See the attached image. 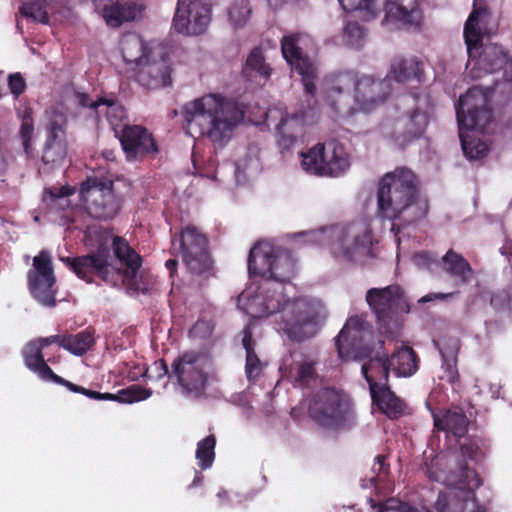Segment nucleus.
Segmentation results:
<instances>
[{
  "label": "nucleus",
  "instance_id": "obj_28",
  "mask_svg": "<svg viewBox=\"0 0 512 512\" xmlns=\"http://www.w3.org/2000/svg\"><path fill=\"white\" fill-rule=\"evenodd\" d=\"M67 153V139L46 137L38 173L40 175H49L55 170L62 168L65 164Z\"/></svg>",
  "mask_w": 512,
  "mask_h": 512
},
{
  "label": "nucleus",
  "instance_id": "obj_57",
  "mask_svg": "<svg viewBox=\"0 0 512 512\" xmlns=\"http://www.w3.org/2000/svg\"><path fill=\"white\" fill-rule=\"evenodd\" d=\"M39 344H41V347L44 349L45 347L51 345V344H57L58 346L64 348L65 345V334L64 335H51L49 337L44 338H38L35 340Z\"/></svg>",
  "mask_w": 512,
  "mask_h": 512
},
{
  "label": "nucleus",
  "instance_id": "obj_47",
  "mask_svg": "<svg viewBox=\"0 0 512 512\" xmlns=\"http://www.w3.org/2000/svg\"><path fill=\"white\" fill-rule=\"evenodd\" d=\"M215 446L216 437L208 435L197 443L195 457L198 460V465L202 470L212 467L215 460Z\"/></svg>",
  "mask_w": 512,
  "mask_h": 512
},
{
  "label": "nucleus",
  "instance_id": "obj_22",
  "mask_svg": "<svg viewBox=\"0 0 512 512\" xmlns=\"http://www.w3.org/2000/svg\"><path fill=\"white\" fill-rule=\"evenodd\" d=\"M429 123L426 112L414 109L399 117L394 122L391 138L400 149H405L415 140L420 139Z\"/></svg>",
  "mask_w": 512,
  "mask_h": 512
},
{
  "label": "nucleus",
  "instance_id": "obj_32",
  "mask_svg": "<svg viewBox=\"0 0 512 512\" xmlns=\"http://www.w3.org/2000/svg\"><path fill=\"white\" fill-rule=\"evenodd\" d=\"M363 360H367L362 364L361 372L369 385V391L372 389L376 390L384 386V384H389V376H390V364L388 361V356H372L364 358Z\"/></svg>",
  "mask_w": 512,
  "mask_h": 512
},
{
  "label": "nucleus",
  "instance_id": "obj_21",
  "mask_svg": "<svg viewBox=\"0 0 512 512\" xmlns=\"http://www.w3.org/2000/svg\"><path fill=\"white\" fill-rule=\"evenodd\" d=\"M298 40V35L283 37L281 41L282 54L286 61L301 75L305 93L314 97L316 92V69L309 59L303 55L302 49L298 46Z\"/></svg>",
  "mask_w": 512,
  "mask_h": 512
},
{
  "label": "nucleus",
  "instance_id": "obj_14",
  "mask_svg": "<svg viewBox=\"0 0 512 512\" xmlns=\"http://www.w3.org/2000/svg\"><path fill=\"white\" fill-rule=\"evenodd\" d=\"M27 283L31 295L42 305H56V277L51 255L41 250L33 258L32 269L27 272Z\"/></svg>",
  "mask_w": 512,
  "mask_h": 512
},
{
  "label": "nucleus",
  "instance_id": "obj_15",
  "mask_svg": "<svg viewBox=\"0 0 512 512\" xmlns=\"http://www.w3.org/2000/svg\"><path fill=\"white\" fill-rule=\"evenodd\" d=\"M60 260L79 279L88 284L95 283V278L116 286L121 279V270L108 263L105 256L99 253H89L75 257H61Z\"/></svg>",
  "mask_w": 512,
  "mask_h": 512
},
{
  "label": "nucleus",
  "instance_id": "obj_56",
  "mask_svg": "<svg viewBox=\"0 0 512 512\" xmlns=\"http://www.w3.org/2000/svg\"><path fill=\"white\" fill-rule=\"evenodd\" d=\"M372 472L375 474L376 478H385L389 473V464L386 463L385 455H377L375 457V462L372 467Z\"/></svg>",
  "mask_w": 512,
  "mask_h": 512
},
{
  "label": "nucleus",
  "instance_id": "obj_3",
  "mask_svg": "<svg viewBox=\"0 0 512 512\" xmlns=\"http://www.w3.org/2000/svg\"><path fill=\"white\" fill-rule=\"evenodd\" d=\"M182 115L188 134H198L214 144L223 145L243 120L244 111L234 100L219 94H206L185 103Z\"/></svg>",
  "mask_w": 512,
  "mask_h": 512
},
{
  "label": "nucleus",
  "instance_id": "obj_61",
  "mask_svg": "<svg viewBox=\"0 0 512 512\" xmlns=\"http://www.w3.org/2000/svg\"><path fill=\"white\" fill-rule=\"evenodd\" d=\"M500 253L509 261H512V239H506L505 243L500 248Z\"/></svg>",
  "mask_w": 512,
  "mask_h": 512
},
{
  "label": "nucleus",
  "instance_id": "obj_17",
  "mask_svg": "<svg viewBox=\"0 0 512 512\" xmlns=\"http://www.w3.org/2000/svg\"><path fill=\"white\" fill-rule=\"evenodd\" d=\"M211 21V5L202 0H178L172 27L180 34L201 35Z\"/></svg>",
  "mask_w": 512,
  "mask_h": 512
},
{
  "label": "nucleus",
  "instance_id": "obj_6",
  "mask_svg": "<svg viewBox=\"0 0 512 512\" xmlns=\"http://www.w3.org/2000/svg\"><path fill=\"white\" fill-rule=\"evenodd\" d=\"M308 415L318 426L332 431L349 429L355 422L354 412L346 395L332 387L321 388L312 396Z\"/></svg>",
  "mask_w": 512,
  "mask_h": 512
},
{
  "label": "nucleus",
  "instance_id": "obj_64",
  "mask_svg": "<svg viewBox=\"0 0 512 512\" xmlns=\"http://www.w3.org/2000/svg\"><path fill=\"white\" fill-rule=\"evenodd\" d=\"M268 4L273 9H278L284 5L287 0H267Z\"/></svg>",
  "mask_w": 512,
  "mask_h": 512
},
{
  "label": "nucleus",
  "instance_id": "obj_16",
  "mask_svg": "<svg viewBox=\"0 0 512 512\" xmlns=\"http://www.w3.org/2000/svg\"><path fill=\"white\" fill-rule=\"evenodd\" d=\"M360 76L354 71L330 74L325 80V102L338 115L352 114L353 94Z\"/></svg>",
  "mask_w": 512,
  "mask_h": 512
},
{
  "label": "nucleus",
  "instance_id": "obj_26",
  "mask_svg": "<svg viewBox=\"0 0 512 512\" xmlns=\"http://www.w3.org/2000/svg\"><path fill=\"white\" fill-rule=\"evenodd\" d=\"M432 416L435 428L451 433L455 438H462L468 431L469 419L463 409L458 406L441 409L438 412L433 411Z\"/></svg>",
  "mask_w": 512,
  "mask_h": 512
},
{
  "label": "nucleus",
  "instance_id": "obj_45",
  "mask_svg": "<svg viewBox=\"0 0 512 512\" xmlns=\"http://www.w3.org/2000/svg\"><path fill=\"white\" fill-rule=\"evenodd\" d=\"M315 365L316 361L312 359H304L300 362H296L291 368V377L293 378L294 386L305 388L316 383L318 373Z\"/></svg>",
  "mask_w": 512,
  "mask_h": 512
},
{
  "label": "nucleus",
  "instance_id": "obj_50",
  "mask_svg": "<svg viewBox=\"0 0 512 512\" xmlns=\"http://www.w3.org/2000/svg\"><path fill=\"white\" fill-rule=\"evenodd\" d=\"M343 38L348 46L353 48H359L360 46H362V41L364 38V29L356 21L348 22L344 28Z\"/></svg>",
  "mask_w": 512,
  "mask_h": 512
},
{
  "label": "nucleus",
  "instance_id": "obj_29",
  "mask_svg": "<svg viewBox=\"0 0 512 512\" xmlns=\"http://www.w3.org/2000/svg\"><path fill=\"white\" fill-rule=\"evenodd\" d=\"M390 73L398 83H423L425 76V63L416 56L395 57L390 66Z\"/></svg>",
  "mask_w": 512,
  "mask_h": 512
},
{
  "label": "nucleus",
  "instance_id": "obj_49",
  "mask_svg": "<svg viewBox=\"0 0 512 512\" xmlns=\"http://www.w3.org/2000/svg\"><path fill=\"white\" fill-rule=\"evenodd\" d=\"M21 14L34 22L48 24L49 16L46 0H33L25 2L20 7Z\"/></svg>",
  "mask_w": 512,
  "mask_h": 512
},
{
  "label": "nucleus",
  "instance_id": "obj_43",
  "mask_svg": "<svg viewBox=\"0 0 512 512\" xmlns=\"http://www.w3.org/2000/svg\"><path fill=\"white\" fill-rule=\"evenodd\" d=\"M46 116V137L67 139L66 130L68 118L58 106L53 105L45 111Z\"/></svg>",
  "mask_w": 512,
  "mask_h": 512
},
{
  "label": "nucleus",
  "instance_id": "obj_37",
  "mask_svg": "<svg viewBox=\"0 0 512 512\" xmlns=\"http://www.w3.org/2000/svg\"><path fill=\"white\" fill-rule=\"evenodd\" d=\"M122 57L126 64L140 66L154 50L148 49L144 40L137 34H127L120 41Z\"/></svg>",
  "mask_w": 512,
  "mask_h": 512
},
{
  "label": "nucleus",
  "instance_id": "obj_11",
  "mask_svg": "<svg viewBox=\"0 0 512 512\" xmlns=\"http://www.w3.org/2000/svg\"><path fill=\"white\" fill-rule=\"evenodd\" d=\"M179 242L182 260L193 274L209 277L213 275V262L208 248L207 237L195 226L187 225L179 235L172 236V244Z\"/></svg>",
  "mask_w": 512,
  "mask_h": 512
},
{
  "label": "nucleus",
  "instance_id": "obj_4",
  "mask_svg": "<svg viewBox=\"0 0 512 512\" xmlns=\"http://www.w3.org/2000/svg\"><path fill=\"white\" fill-rule=\"evenodd\" d=\"M459 138L464 155L469 160H480L489 152L488 144L474 136L484 132L493 120L488 95L478 86L471 87L455 104Z\"/></svg>",
  "mask_w": 512,
  "mask_h": 512
},
{
  "label": "nucleus",
  "instance_id": "obj_35",
  "mask_svg": "<svg viewBox=\"0 0 512 512\" xmlns=\"http://www.w3.org/2000/svg\"><path fill=\"white\" fill-rule=\"evenodd\" d=\"M390 368L397 377H410L419 369V357L409 346L403 345L388 357Z\"/></svg>",
  "mask_w": 512,
  "mask_h": 512
},
{
  "label": "nucleus",
  "instance_id": "obj_24",
  "mask_svg": "<svg viewBox=\"0 0 512 512\" xmlns=\"http://www.w3.org/2000/svg\"><path fill=\"white\" fill-rule=\"evenodd\" d=\"M389 94L390 87L384 79L362 75L356 86V92L353 94V103L357 109L370 112L382 104Z\"/></svg>",
  "mask_w": 512,
  "mask_h": 512
},
{
  "label": "nucleus",
  "instance_id": "obj_13",
  "mask_svg": "<svg viewBox=\"0 0 512 512\" xmlns=\"http://www.w3.org/2000/svg\"><path fill=\"white\" fill-rule=\"evenodd\" d=\"M112 246L114 255L125 267L119 283L125 284L130 294H150L154 290L155 279L146 272L138 273L142 266L141 256L122 237H115Z\"/></svg>",
  "mask_w": 512,
  "mask_h": 512
},
{
  "label": "nucleus",
  "instance_id": "obj_63",
  "mask_svg": "<svg viewBox=\"0 0 512 512\" xmlns=\"http://www.w3.org/2000/svg\"><path fill=\"white\" fill-rule=\"evenodd\" d=\"M63 190H64V188H60V189L54 188L53 190L52 189L47 190V192L51 195V197L59 198V197L66 195V193L63 192Z\"/></svg>",
  "mask_w": 512,
  "mask_h": 512
},
{
  "label": "nucleus",
  "instance_id": "obj_30",
  "mask_svg": "<svg viewBox=\"0 0 512 512\" xmlns=\"http://www.w3.org/2000/svg\"><path fill=\"white\" fill-rule=\"evenodd\" d=\"M386 17L406 27H418L422 11L416 0H388L385 5Z\"/></svg>",
  "mask_w": 512,
  "mask_h": 512
},
{
  "label": "nucleus",
  "instance_id": "obj_9",
  "mask_svg": "<svg viewBox=\"0 0 512 512\" xmlns=\"http://www.w3.org/2000/svg\"><path fill=\"white\" fill-rule=\"evenodd\" d=\"M80 199L88 214L99 220L113 219L121 209L122 199L109 178L90 176L82 182Z\"/></svg>",
  "mask_w": 512,
  "mask_h": 512
},
{
  "label": "nucleus",
  "instance_id": "obj_34",
  "mask_svg": "<svg viewBox=\"0 0 512 512\" xmlns=\"http://www.w3.org/2000/svg\"><path fill=\"white\" fill-rule=\"evenodd\" d=\"M490 305L494 308L497 316L485 322L487 333L494 334L504 328L506 321L512 318L511 296L505 290H498L492 293L490 298Z\"/></svg>",
  "mask_w": 512,
  "mask_h": 512
},
{
  "label": "nucleus",
  "instance_id": "obj_52",
  "mask_svg": "<svg viewBox=\"0 0 512 512\" xmlns=\"http://www.w3.org/2000/svg\"><path fill=\"white\" fill-rule=\"evenodd\" d=\"M262 371L261 361L255 351L246 352L245 373L249 381L258 379Z\"/></svg>",
  "mask_w": 512,
  "mask_h": 512
},
{
  "label": "nucleus",
  "instance_id": "obj_19",
  "mask_svg": "<svg viewBox=\"0 0 512 512\" xmlns=\"http://www.w3.org/2000/svg\"><path fill=\"white\" fill-rule=\"evenodd\" d=\"M364 322L358 316L350 317L335 339L339 358L343 361L358 360L370 357L373 348L369 345L356 346L350 340L362 338Z\"/></svg>",
  "mask_w": 512,
  "mask_h": 512
},
{
  "label": "nucleus",
  "instance_id": "obj_27",
  "mask_svg": "<svg viewBox=\"0 0 512 512\" xmlns=\"http://www.w3.org/2000/svg\"><path fill=\"white\" fill-rule=\"evenodd\" d=\"M370 395L373 405L390 420H397L406 414V402L392 391L390 384L372 389Z\"/></svg>",
  "mask_w": 512,
  "mask_h": 512
},
{
  "label": "nucleus",
  "instance_id": "obj_51",
  "mask_svg": "<svg viewBox=\"0 0 512 512\" xmlns=\"http://www.w3.org/2000/svg\"><path fill=\"white\" fill-rule=\"evenodd\" d=\"M251 10L248 8L247 1L241 0V4H234L229 8V19L235 28L242 27L248 19Z\"/></svg>",
  "mask_w": 512,
  "mask_h": 512
},
{
  "label": "nucleus",
  "instance_id": "obj_54",
  "mask_svg": "<svg viewBox=\"0 0 512 512\" xmlns=\"http://www.w3.org/2000/svg\"><path fill=\"white\" fill-rule=\"evenodd\" d=\"M413 263L419 268L430 269L437 263L436 258L428 251H420L413 255Z\"/></svg>",
  "mask_w": 512,
  "mask_h": 512
},
{
  "label": "nucleus",
  "instance_id": "obj_38",
  "mask_svg": "<svg viewBox=\"0 0 512 512\" xmlns=\"http://www.w3.org/2000/svg\"><path fill=\"white\" fill-rule=\"evenodd\" d=\"M242 75L248 81H257L259 79L266 82L270 78L271 68L266 63L260 47H254L249 53L242 68Z\"/></svg>",
  "mask_w": 512,
  "mask_h": 512
},
{
  "label": "nucleus",
  "instance_id": "obj_23",
  "mask_svg": "<svg viewBox=\"0 0 512 512\" xmlns=\"http://www.w3.org/2000/svg\"><path fill=\"white\" fill-rule=\"evenodd\" d=\"M471 61H474L473 69L484 73H495L503 70V79L512 81V57H509L500 45H482L478 52H475L474 57H469V63Z\"/></svg>",
  "mask_w": 512,
  "mask_h": 512
},
{
  "label": "nucleus",
  "instance_id": "obj_44",
  "mask_svg": "<svg viewBox=\"0 0 512 512\" xmlns=\"http://www.w3.org/2000/svg\"><path fill=\"white\" fill-rule=\"evenodd\" d=\"M94 344V329L91 327L76 334H65L64 349L76 356L84 355Z\"/></svg>",
  "mask_w": 512,
  "mask_h": 512
},
{
  "label": "nucleus",
  "instance_id": "obj_18",
  "mask_svg": "<svg viewBox=\"0 0 512 512\" xmlns=\"http://www.w3.org/2000/svg\"><path fill=\"white\" fill-rule=\"evenodd\" d=\"M115 136L128 160H140L158 152L155 139L143 126L125 124Z\"/></svg>",
  "mask_w": 512,
  "mask_h": 512
},
{
  "label": "nucleus",
  "instance_id": "obj_39",
  "mask_svg": "<svg viewBox=\"0 0 512 512\" xmlns=\"http://www.w3.org/2000/svg\"><path fill=\"white\" fill-rule=\"evenodd\" d=\"M485 10L482 8L474 9L464 25V39L467 46V53L470 58L475 56V52L482 47L483 33L479 25V18Z\"/></svg>",
  "mask_w": 512,
  "mask_h": 512
},
{
  "label": "nucleus",
  "instance_id": "obj_5",
  "mask_svg": "<svg viewBox=\"0 0 512 512\" xmlns=\"http://www.w3.org/2000/svg\"><path fill=\"white\" fill-rule=\"evenodd\" d=\"M365 299L375 315L378 332L388 339L398 338L404 324L403 315L410 311L402 287L392 284L383 288H370Z\"/></svg>",
  "mask_w": 512,
  "mask_h": 512
},
{
  "label": "nucleus",
  "instance_id": "obj_33",
  "mask_svg": "<svg viewBox=\"0 0 512 512\" xmlns=\"http://www.w3.org/2000/svg\"><path fill=\"white\" fill-rule=\"evenodd\" d=\"M77 393L94 400H110L121 403H134L146 400L152 395V391L150 389L144 388L140 385H131L125 389L119 390L116 394L101 393L79 385Z\"/></svg>",
  "mask_w": 512,
  "mask_h": 512
},
{
  "label": "nucleus",
  "instance_id": "obj_7",
  "mask_svg": "<svg viewBox=\"0 0 512 512\" xmlns=\"http://www.w3.org/2000/svg\"><path fill=\"white\" fill-rule=\"evenodd\" d=\"M209 368L210 361L203 353L185 351L173 360L170 380L179 386L182 394L199 399L206 395Z\"/></svg>",
  "mask_w": 512,
  "mask_h": 512
},
{
  "label": "nucleus",
  "instance_id": "obj_42",
  "mask_svg": "<svg viewBox=\"0 0 512 512\" xmlns=\"http://www.w3.org/2000/svg\"><path fill=\"white\" fill-rule=\"evenodd\" d=\"M101 114H104L115 135H118L122 122L127 118L126 109L114 96L99 97Z\"/></svg>",
  "mask_w": 512,
  "mask_h": 512
},
{
  "label": "nucleus",
  "instance_id": "obj_12",
  "mask_svg": "<svg viewBox=\"0 0 512 512\" xmlns=\"http://www.w3.org/2000/svg\"><path fill=\"white\" fill-rule=\"evenodd\" d=\"M332 252L347 261L372 255V231L364 221H356L333 230Z\"/></svg>",
  "mask_w": 512,
  "mask_h": 512
},
{
  "label": "nucleus",
  "instance_id": "obj_20",
  "mask_svg": "<svg viewBox=\"0 0 512 512\" xmlns=\"http://www.w3.org/2000/svg\"><path fill=\"white\" fill-rule=\"evenodd\" d=\"M170 57L165 52H156L144 60L137 72V81L148 89H158L171 84Z\"/></svg>",
  "mask_w": 512,
  "mask_h": 512
},
{
  "label": "nucleus",
  "instance_id": "obj_31",
  "mask_svg": "<svg viewBox=\"0 0 512 512\" xmlns=\"http://www.w3.org/2000/svg\"><path fill=\"white\" fill-rule=\"evenodd\" d=\"M305 113L303 111L286 114L277 125V144L282 151L289 150L304 131Z\"/></svg>",
  "mask_w": 512,
  "mask_h": 512
},
{
  "label": "nucleus",
  "instance_id": "obj_10",
  "mask_svg": "<svg viewBox=\"0 0 512 512\" xmlns=\"http://www.w3.org/2000/svg\"><path fill=\"white\" fill-rule=\"evenodd\" d=\"M457 473L454 487L439 495L435 504L437 512H478L475 489L482 484L480 477L467 463H461Z\"/></svg>",
  "mask_w": 512,
  "mask_h": 512
},
{
  "label": "nucleus",
  "instance_id": "obj_53",
  "mask_svg": "<svg viewBox=\"0 0 512 512\" xmlns=\"http://www.w3.org/2000/svg\"><path fill=\"white\" fill-rule=\"evenodd\" d=\"M8 86L11 94L18 98L25 91L26 82L20 73H14L8 77Z\"/></svg>",
  "mask_w": 512,
  "mask_h": 512
},
{
  "label": "nucleus",
  "instance_id": "obj_55",
  "mask_svg": "<svg viewBox=\"0 0 512 512\" xmlns=\"http://www.w3.org/2000/svg\"><path fill=\"white\" fill-rule=\"evenodd\" d=\"M76 98H77L79 105H81L82 107H85V108L92 109L95 112L96 117L97 118L100 117V113L102 111H101V103L99 102V98L97 100L93 101L89 94L82 93V92H77Z\"/></svg>",
  "mask_w": 512,
  "mask_h": 512
},
{
  "label": "nucleus",
  "instance_id": "obj_25",
  "mask_svg": "<svg viewBox=\"0 0 512 512\" xmlns=\"http://www.w3.org/2000/svg\"><path fill=\"white\" fill-rule=\"evenodd\" d=\"M42 351L43 348L41 347V344L35 340L27 343L22 351L25 366L32 372L36 373L42 380L52 381L58 385L66 387L73 393H77L79 390V385L74 384L55 374L45 361Z\"/></svg>",
  "mask_w": 512,
  "mask_h": 512
},
{
  "label": "nucleus",
  "instance_id": "obj_41",
  "mask_svg": "<svg viewBox=\"0 0 512 512\" xmlns=\"http://www.w3.org/2000/svg\"><path fill=\"white\" fill-rule=\"evenodd\" d=\"M102 17L107 25L120 27L124 22L134 19V10L119 1L107 0L102 6Z\"/></svg>",
  "mask_w": 512,
  "mask_h": 512
},
{
  "label": "nucleus",
  "instance_id": "obj_48",
  "mask_svg": "<svg viewBox=\"0 0 512 512\" xmlns=\"http://www.w3.org/2000/svg\"><path fill=\"white\" fill-rule=\"evenodd\" d=\"M341 7L346 12L361 10L365 12V17L373 19L381 11L382 0H338Z\"/></svg>",
  "mask_w": 512,
  "mask_h": 512
},
{
  "label": "nucleus",
  "instance_id": "obj_62",
  "mask_svg": "<svg viewBox=\"0 0 512 512\" xmlns=\"http://www.w3.org/2000/svg\"><path fill=\"white\" fill-rule=\"evenodd\" d=\"M178 261L176 259H168L165 262V267L169 271L170 277H173L177 272Z\"/></svg>",
  "mask_w": 512,
  "mask_h": 512
},
{
  "label": "nucleus",
  "instance_id": "obj_59",
  "mask_svg": "<svg viewBox=\"0 0 512 512\" xmlns=\"http://www.w3.org/2000/svg\"><path fill=\"white\" fill-rule=\"evenodd\" d=\"M154 367L158 372L157 378L161 379L167 376L170 379L171 369H169L164 359H159L154 362Z\"/></svg>",
  "mask_w": 512,
  "mask_h": 512
},
{
  "label": "nucleus",
  "instance_id": "obj_60",
  "mask_svg": "<svg viewBox=\"0 0 512 512\" xmlns=\"http://www.w3.org/2000/svg\"><path fill=\"white\" fill-rule=\"evenodd\" d=\"M457 292H450V293H430V294H427L425 295L424 297H422L420 299V302H423V303H426V302H430L432 300H435V299H438V300H446V299H449L451 297H453V295H455Z\"/></svg>",
  "mask_w": 512,
  "mask_h": 512
},
{
  "label": "nucleus",
  "instance_id": "obj_8",
  "mask_svg": "<svg viewBox=\"0 0 512 512\" xmlns=\"http://www.w3.org/2000/svg\"><path fill=\"white\" fill-rule=\"evenodd\" d=\"M301 166L307 173L317 176L338 177L349 167V155L336 139L318 143L301 153Z\"/></svg>",
  "mask_w": 512,
  "mask_h": 512
},
{
  "label": "nucleus",
  "instance_id": "obj_46",
  "mask_svg": "<svg viewBox=\"0 0 512 512\" xmlns=\"http://www.w3.org/2000/svg\"><path fill=\"white\" fill-rule=\"evenodd\" d=\"M34 122L32 117V109L26 108L22 115V123L20 126L19 136L22 140V146L27 159L34 158L33 148Z\"/></svg>",
  "mask_w": 512,
  "mask_h": 512
},
{
  "label": "nucleus",
  "instance_id": "obj_40",
  "mask_svg": "<svg viewBox=\"0 0 512 512\" xmlns=\"http://www.w3.org/2000/svg\"><path fill=\"white\" fill-rule=\"evenodd\" d=\"M460 349L459 340L452 339L439 349L443 361L444 376L452 386L459 385L460 375L457 368V354Z\"/></svg>",
  "mask_w": 512,
  "mask_h": 512
},
{
  "label": "nucleus",
  "instance_id": "obj_2",
  "mask_svg": "<svg viewBox=\"0 0 512 512\" xmlns=\"http://www.w3.org/2000/svg\"><path fill=\"white\" fill-rule=\"evenodd\" d=\"M377 209L381 218L393 222V231L425 218L429 203L420 193L417 175L406 167L386 173L378 183Z\"/></svg>",
  "mask_w": 512,
  "mask_h": 512
},
{
  "label": "nucleus",
  "instance_id": "obj_36",
  "mask_svg": "<svg viewBox=\"0 0 512 512\" xmlns=\"http://www.w3.org/2000/svg\"><path fill=\"white\" fill-rule=\"evenodd\" d=\"M441 263L443 270L455 278L458 285L468 284L474 275V270L470 263L453 249H449L446 252L441 258Z\"/></svg>",
  "mask_w": 512,
  "mask_h": 512
},
{
  "label": "nucleus",
  "instance_id": "obj_58",
  "mask_svg": "<svg viewBox=\"0 0 512 512\" xmlns=\"http://www.w3.org/2000/svg\"><path fill=\"white\" fill-rule=\"evenodd\" d=\"M242 335V345L246 352L255 351L254 349V340L252 329L249 325L245 326L241 332Z\"/></svg>",
  "mask_w": 512,
  "mask_h": 512
},
{
  "label": "nucleus",
  "instance_id": "obj_1",
  "mask_svg": "<svg viewBox=\"0 0 512 512\" xmlns=\"http://www.w3.org/2000/svg\"><path fill=\"white\" fill-rule=\"evenodd\" d=\"M248 271L251 276H261L263 312L266 315L279 313L280 329L296 342L312 338L317 333V312L303 298L290 300L285 293L296 273V261L290 251L275 249L269 244H256L249 252Z\"/></svg>",
  "mask_w": 512,
  "mask_h": 512
}]
</instances>
